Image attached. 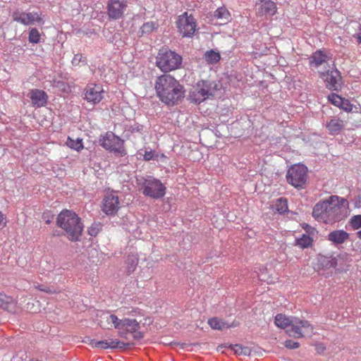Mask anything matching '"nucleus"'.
I'll list each match as a JSON object with an SVG mask.
<instances>
[{
  "instance_id": "obj_8",
  "label": "nucleus",
  "mask_w": 361,
  "mask_h": 361,
  "mask_svg": "<svg viewBox=\"0 0 361 361\" xmlns=\"http://www.w3.org/2000/svg\"><path fill=\"white\" fill-rule=\"evenodd\" d=\"M307 168L303 164H294L286 174L287 182L296 188H302L307 181Z\"/></svg>"
},
{
  "instance_id": "obj_41",
  "label": "nucleus",
  "mask_w": 361,
  "mask_h": 361,
  "mask_svg": "<svg viewBox=\"0 0 361 361\" xmlns=\"http://www.w3.org/2000/svg\"><path fill=\"white\" fill-rule=\"evenodd\" d=\"M81 62L85 64L87 63L86 58L80 54H75L72 60V64L73 66H78Z\"/></svg>"
},
{
  "instance_id": "obj_1",
  "label": "nucleus",
  "mask_w": 361,
  "mask_h": 361,
  "mask_svg": "<svg viewBox=\"0 0 361 361\" xmlns=\"http://www.w3.org/2000/svg\"><path fill=\"white\" fill-rule=\"evenodd\" d=\"M348 202L344 198L332 195L328 200L317 203L312 211V216L318 221L334 224L344 217V212Z\"/></svg>"
},
{
  "instance_id": "obj_27",
  "label": "nucleus",
  "mask_w": 361,
  "mask_h": 361,
  "mask_svg": "<svg viewBox=\"0 0 361 361\" xmlns=\"http://www.w3.org/2000/svg\"><path fill=\"white\" fill-rule=\"evenodd\" d=\"M313 243L312 238L306 234H303L301 238L296 239V245L300 248L305 249L311 247Z\"/></svg>"
},
{
  "instance_id": "obj_17",
  "label": "nucleus",
  "mask_w": 361,
  "mask_h": 361,
  "mask_svg": "<svg viewBox=\"0 0 361 361\" xmlns=\"http://www.w3.org/2000/svg\"><path fill=\"white\" fill-rule=\"evenodd\" d=\"M12 17L14 21L19 22L25 25L32 24L35 21L39 22L41 20V18L37 13H25L15 12L13 13Z\"/></svg>"
},
{
  "instance_id": "obj_28",
  "label": "nucleus",
  "mask_w": 361,
  "mask_h": 361,
  "mask_svg": "<svg viewBox=\"0 0 361 361\" xmlns=\"http://www.w3.org/2000/svg\"><path fill=\"white\" fill-rule=\"evenodd\" d=\"M214 17L222 20L224 23H226L229 20L230 14L226 8L220 7L214 11Z\"/></svg>"
},
{
  "instance_id": "obj_10",
  "label": "nucleus",
  "mask_w": 361,
  "mask_h": 361,
  "mask_svg": "<svg viewBox=\"0 0 361 361\" xmlns=\"http://www.w3.org/2000/svg\"><path fill=\"white\" fill-rule=\"evenodd\" d=\"M140 323L134 319H123L122 329L119 331V336L121 338H128L129 333L133 334L135 340H140L143 338V334L139 331Z\"/></svg>"
},
{
  "instance_id": "obj_25",
  "label": "nucleus",
  "mask_w": 361,
  "mask_h": 361,
  "mask_svg": "<svg viewBox=\"0 0 361 361\" xmlns=\"http://www.w3.org/2000/svg\"><path fill=\"white\" fill-rule=\"evenodd\" d=\"M220 59V54L213 49L207 51L204 54V59L206 62L210 64L219 62Z\"/></svg>"
},
{
  "instance_id": "obj_11",
  "label": "nucleus",
  "mask_w": 361,
  "mask_h": 361,
  "mask_svg": "<svg viewBox=\"0 0 361 361\" xmlns=\"http://www.w3.org/2000/svg\"><path fill=\"white\" fill-rule=\"evenodd\" d=\"M128 7L125 0H108L106 13L109 19L118 20L123 18Z\"/></svg>"
},
{
  "instance_id": "obj_29",
  "label": "nucleus",
  "mask_w": 361,
  "mask_h": 361,
  "mask_svg": "<svg viewBox=\"0 0 361 361\" xmlns=\"http://www.w3.org/2000/svg\"><path fill=\"white\" fill-rule=\"evenodd\" d=\"M319 262L326 268L335 267L337 265L336 259L332 257L322 256Z\"/></svg>"
},
{
  "instance_id": "obj_47",
  "label": "nucleus",
  "mask_w": 361,
  "mask_h": 361,
  "mask_svg": "<svg viewBox=\"0 0 361 361\" xmlns=\"http://www.w3.org/2000/svg\"><path fill=\"white\" fill-rule=\"evenodd\" d=\"M359 32L356 34V38L359 44H361V25H359Z\"/></svg>"
},
{
  "instance_id": "obj_20",
  "label": "nucleus",
  "mask_w": 361,
  "mask_h": 361,
  "mask_svg": "<svg viewBox=\"0 0 361 361\" xmlns=\"http://www.w3.org/2000/svg\"><path fill=\"white\" fill-rule=\"evenodd\" d=\"M326 127L331 135H337L344 128V123L342 120L333 118L326 123Z\"/></svg>"
},
{
  "instance_id": "obj_7",
  "label": "nucleus",
  "mask_w": 361,
  "mask_h": 361,
  "mask_svg": "<svg viewBox=\"0 0 361 361\" xmlns=\"http://www.w3.org/2000/svg\"><path fill=\"white\" fill-rule=\"evenodd\" d=\"M99 144L105 149L113 152L120 157H123L127 154L124 147V140L112 132H107L104 136L101 137Z\"/></svg>"
},
{
  "instance_id": "obj_9",
  "label": "nucleus",
  "mask_w": 361,
  "mask_h": 361,
  "mask_svg": "<svg viewBox=\"0 0 361 361\" xmlns=\"http://www.w3.org/2000/svg\"><path fill=\"white\" fill-rule=\"evenodd\" d=\"M293 327L286 330L289 336L296 338H302L305 334H310L313 331V327L307 320H301L299 318L294 317Z\"/></svg>"
},
{
  "instance_id": "obj_51",
  "label": "nucleus",
  "mask_w": 361,
  "mask_h": 361,
  "mask_svg": "<svg viewBox=\"0 0 361 361\" xmlns=\"http://www.w3.org/2000/svg\"><path fill=\"white\" fill-rule=\"evenodd\" d=\"M224 345H219V348H223Z\"/></svg>"
},
{
  "instance_id": "obj_32",
  "label": "nucleus",
  "mask_w": 361,
  "mask_h": 361,
  "mask_svg": "<svg viewBox=\"0 0 361 361\" xmlns=\"http://www.w3.org/2000/svg\"><path fill=\"white\" fill-rule=\"evenodd\" d=\"M138 263V259L135 255H129L126 260L128 273L133 272Z\"/></svg>"
},
{
  "instance_id": "obj_14",
  "label": "nucleus",
  "mask_w": 361,
  "mask_h": 361,
  "mask_svg": "<svg viewBox=\"0 0 361 361\" xmlns=\"http://www.w3.org/2000/svg\"><path fill=\"white\" fill-rule=\"evenodd\" d=\"M104 90L101 85H88L85 89V99L93 104L99 103L103 99Z\"/></svg>"
},
{
  "instance_id": "obj_37",
  "label": "nucleus",
  "mask_w": 361,
  "mask_h": 361,
  "mask_svg": "<svg viewBox=\"0 0 361 361\" xmlns=\"http://www.w3.org/2000/svg\"><path fill=\"white\" fill-rule=\"evenodd\" d=\"M28 39L30 43L33 44H37L39 42L40 35L36 28L31 29L29 32Z\"/></svg>"
},
{
  "instance_id": "obj_49",
  "label": "nucleus",
  "mask_w": 361,
  "mask_h": 361,
  "mask_svg": "<svg viewBox=\"0 0 361 361\" xmlns=\"http://www.w3.org/2000/svg\"><path fill=\"white\" fill-rule=\"evenodd\" d=\"M357 237L361 239V230L357 233Z\"/></svg>"
},
{
  "instance_id": "obj_33",
  "label": "nucleus",
  "mask_w": 361,
  "mask_h": 361,
  "mask_svg": "<svg viewBox=\"0 0 361 361\" xmlns=\"http://www.w3.org/2000/svg\"><path fill=\"white\" fill-rule=\"evenodd\" d=\"M276 209L280 214H284L288 211V202L286 198L281 197L277 200Z\"/></svg>"
},
{
  "instance_id": "obj_15",
  "label": "nucleus",
  "mask_w": 361,
  "mask_h": 361,
  "mask_svg": "<svg viewBox=\"0 0 361 361\" xmlns=\"http://www.w3.org/2000/svg\"><path fill=\"white\" fill-rule=\"evenodd\" d=\"M119 198L114 194H108L103 200L102 211L106 215H114L119 209Z\"/></svg>"
},
{
  "instance_id": "obj_42",
  "label": "nucleus",
  "mask_w": 361,
  "mask_h": 361,
  "mask_svg": "<svg viewBox=\"0 0 361 361\" xmlns=\"http://www.w3.org/2000/svg\"><path fill=\"white\" fill-rule=\"evenodd\" d=\"M285 346L290 349H295L298 348L300 345L298 342L293 341L292 340H287L284 343Z\"/></svg>"
},
{
  "instance_id": "obj_18",
  "label": "nucleus",
  "mask_w": 361,
  "mask_h": 361,
  "mask_svg": "<svg viewBox=\"0 0 361 361\" xmlns=\"http://www.w3.org/2000/svg\"><path fill=\"white\" fill-rule=\"evenodd\" d=\"M350 238V234L344 230H334L327 235V240L334 245L344 243Z\"/></svg>"
},
{
  "instance_id": "obj_39",
  "label": "nucleus",
  "mask_w": 361,
  "mask_h": 361,
  "mask_svg": "<svg viewBox=\"0 0 361 361\" xmlns=\"http://www.w3.org/2000/svg\"><path fill=\"white\" fill-rule=\"evenodd\" d=\"M350 224L354 230L361 228V215L353 216L350 221Z\"/></svg>"
},
{
  "instance_id": "obj_19",
  "label": "nucleus",
  "mask_w": 361,
  "mask_h": 361,
  "mask_svg": "<svg viewBox=\"0 0 361 361\" xmlns=\"http://www.w3.org/2000/svg\"><path fill=\"white\" fill-rule=\"evenodd\" d=\"M29 94L33 105L38 107L46 105L47 102V95L44 91L34 89L30 91Z\"/></svg>"
},
{
  "instance_id": "obj_52",
  "label": "nucleus",
  "mask_w": 361,
  "mask_h": 361,
  "mask_svg": "<svg viewBox=\"0 0 361 361\" xmlns=\"http://www.w3.org/2000/svg\"><path fill=\"white\" fill-rule=\"evenodd\" d=\"M42 290L45 291V292H48L47 290H44V289H42Z\"/></svg>"
},
{
  "instance_id": "obj_26",
  "label": "nucleus",
  "mask_w": 361,
  "mask_h": 361,
  "mask_svg": "<svg viewBox=\"0 0 361 361\" xmlns=\"http://www.w3.org/2000/svg\"><path fill=\"white\" fill-rule=\"evenodd\" d=\"M234 353L238 355L249 356L251 353V349L247 346H243L240 344L229 345L228 346Z\"/></svg>"
},
{
  "instance_id": "obj_46",
  "label": "nucleus",
  "mask_w": 361,
  "mask_h": 361,
  "mask_svg": "<svg viewBox=\"0 0 361 361\" xmlns=\"http://www.w3.org/2000/svg\"><path fill=\"white\" fill-rule=\"evenodd\" d=\"M154 157V154L152 151L149 152H145L144 154V159L146 161H149L152 159Z\"/></svg>"
},
{
  "instance_id": "obj_3",
  "label": "nucleus",
  "mask_w": 361,
  "mask_h": 361,
  "mask_svg": "<svg viewBox=\"0 0 361 361\" xmlns=\"http://www.w3.org/2000/svg\"><path fill=\"white\" fill-rule=\"evenodd\" d=\"M56 225L64 230L71 241L79 240L83 231L80 218L75 212L63 209L56 218Z\"/></svg>"
},
{
  "instance_id": "obj_48",
  "label": "nucleus",
  "mask_w": 361,
  "mask_h": 361,
  "mask_svg": "<svg viewBox=\"0 0 361 361\" xmlns=\"http://www.w3.org/2000/svg\"><path fill=\"white\" fill-rule=\"evenodd\" d=\"M4 220V214L0 212V226L3 224V221Z\"/></svg>"
},
{
  "instance_id": "obj_22",
  "label": "nucleus",
  "mask_w": 361,
  "mask_h": 361,
  "mask_svg": "<svg viewBox=\"0 0 361 361\" xmlns=\"http://www.w3.org/2000/svg\"><path fill=\"white\" fill-rule=\"evenodd\" d=\"M328 56L322 51L317 50L310 58V63L314 67L318 68L323 63L326 62Z\"/></svg>"
},
{
  "instance_id": "obj_30",
  "label": "nucleus",
  "mask_w": 361,
  "mask_h": 361,
  "mask_svg": "<svg viewBox=\"0 0 361 361\" xmlns=\"http://www.w3.org/2000/svg\"><path fill=\"white\" fill-rule=\"evenodd\" d=\"M157 28V24L154 22H147L144 23L140 27V32L142 35H149L152 32H153L155 29Z\"/></svg>"
},
{
  "instance_id": "obj_6",
  "label": "nucleus",
  "mask_w": 361,
  "mask_h": 361,
  "mask_svg": "<svg viewBox=\"0 0 361 361\" xmlns=\"http://www.w3.org/2000/svg\"><path fill=\"white\" fill-rule=\"evenodd\" d=\"M182 61V56L176 52L162 49L156 58V65L164 73H168L180 68Z\"/></svg>"
},
{
  "instance_id": "obj_44",
  "label": "nucleus",
  "mask_w": 361,
  "mask_h": 361,
  "mask_svg": "<svg viewBox=\"0 0 361 361\" xmlns=\"http://www.w3.org/2000/svg\"><path fill=\"white\" fill-rule=\"evenodd\" d=\"M339 108L345 110V111H350L352 110V105L348 100L343 99V104L342 106H340Z\"/></svg>"
},
{
  "instance_id": "obj_23",
  "label": "nucleus",
  "mask_w": 361,
  "mask_h": 361,
  "mask_svg": "<svg viewBox=\"0 0 361 361\" xmlns=\"http://www.w3.org/2000/svg\"><path fill=\"white\" fill-rule=\"evenodd\" d=\"M294 317H288L284 314H278L275 317V324L281 329H286L288 326H290V328L293 327V324L295 323L293 322Z\"/></svg>"
},
{
  "instance_id": "obj_35",
  "label": "nucleus",
  "mask_w": 361,
  "mask_h": 361,
  "mask_svg": "<svg viewBox=\"0 0 361 361\" xmlns=\"http://www.w3.org/2000/svg\"><path fill=\"white\" fill-rule=\"evenodd\" d=\"M104 317L106 319L107 321L110 319L112 324H114L115 329H117L118 331L122 329L123 319H119L114 314H104Z\"/></svg>"
},
{
  "instance_id": "obj_21",
  "label": "nucleus",
  "mask_w": 361,
  "mask_h": 361,
  "mask_svg": "<svg viewBox=\"0 0 361 361\" xmlns=\"http://www.w3.org/2000/svg\"><path fill=\"white\" fill-rule=\"evenodd\" d=\"M16 304L14 300L4 293H0V308L8 312L14 311Z\"/></svg>"
},
{
  "instance_id": "obj_5",
  "label": "nucleus",
  "mask_w": 361,
  "mask_h": 361,
  "mask_svg": "<svg viewBox=\"0 0 361 361\" xmlns=\"http://www.w3.org/2000/svg\"><path fill=\"white\" fill-rule=\"evenodd\" d=\"M219 85L214 81L200 80L190 91L188 99L195 104H199L207 99H213Z\"/></svg>"
},
{
  "instance_id": "obj_4",
  "label": "nucleus",
  "mask_w": 361,
  "mask_h": 361,
  "mask_svg": "<svg viewBox=\"0 0 361 361\" xmlns=\"http://www.w3.org/2000/svg\"><path fill=\"white\" fill-rule=\"evenodd\" d=\"M136 184L146 197L158 200L162 198L166 194V186L160 180L152 176L136 177Z\"/></svg>"
},
{
  "instance_id": "obj_2",
  "label": "nucleus",
  "mask_w": 361,
  "mask_h": 361,
  "mask_svg": "<svg viewBox=\"0 0 361 361\" xmlns=\"http://www.w3.org/2000/svg\"><path fill=\"white\" fill-rule=\"evenodd\" d=\"M154 88L159 99L168 106L178 104L185 96L184 87L168 74L161 75L157 78Z\"/></svg>"
},
{
  "instance_id": "obj_43",
  "label": "nucleus",
  "mask_w": 361,
  "mask_h": 361,
  "mask_svg": "<svg viewBox=\"0 0 361 361\" xmlns=\"http://www.w3.org/2000/svg\"><path fill=\"white\" fill-rule=\"evenodd\" d=\"M42 218L44 219L45 223L47 224H49L52 221L54 215L51 214L49 212H44L43 215H42Z\"/></svg>"
},
{
  "instance_id": "obj_40",
  "label": "nucleus",
  "mask_w": 361,
  "mask_h": 361,
  "mask_svg": "<svg viewBox=\"0 0 361 361\" xmlns=\"http://www.w3.org/2000/svg\"><path fill=\"white\" fill-rule=\"evenodd\" d=\"M102 226L100 223H93L90 227L88 228V233L91 236H96L99 231L101 230Z\"/></svg>"
},
{
  "instance_id": "obj_45",
  "label": "nucleus",
  "mask_w": 361,
  "mask_h": 361,
  "mask_svg": "<svg viewBox=\"0 0 361 361\" xmlns=\"http://www.w3.org/2000/svg\"><path fill=\"white\" fill-rule=\"evenodd\" d=\"M315 346V350L319 353V354H322L324 353V352L326 350V346L322 343H317L314 345Z\"/></svg>"
},
{
  "instance_id": "obj_38",
  "label": "nucleus",
  "mask_w": 361,
  "mask_h": 361,
  "mask_svg": "<svg viewBox=\"0 0 361 361\" xmlns=\"http://www.w3.org/2000/svg\"><path fill=\"white\" fill-rule=\"evenodd\" d=\"M90 345H92V346H93V347L99 348H102V349H108V348H109V340L97 341H96L94 339H92L90 341Z\"/></svg>"
},
{
  "instance_id": "obj_13",
  "label": "nucleus",
  "mask_w": 361,
  "mask_h": 361,
  "mask_svg": "<svg viewBox=\"0 0 361 361\" xmlns=\"http://www.w3.org/2000/svg\"><path fill=\"white\" fill-rule=\"evenodd\" d=\"M177 27L183 37H192L196 30V23L192 16H188L185 13L179 17L177 21Z\"/></svg>"
},
{
  "instance_id": "obj_36",
  "label": "nucleus",
  "mask_w": 361,
  "mask_h": 361,
  "mask_svg": "<svg viewBox=\"0 0 361 361\" xmlns=\"http://www.w3.org/2000/svg\"><path fill=\"white\" fill-rule=\"evenodd\" d=\"M328 100L333 104L334 105L340 107L343 104V98L340 97L339 95L331 93L328 96Z\"/></svg>"
},
{
  "instance_id": "obj_16",
  "label": "nucleus",
  "mask_w": 361,
  "mask_h": 361,
  "mask_svg": "<svg viewBox=\"0 0 361 361\" xmlns=\"http://www.w3.org/2000/svg\"><path fill=\"white\" fill-rule=\"evenodd\" d=\"M255 6L258 16H274L277 11L276 4L271 0H257Z\"/></svg>"
},
{
  "instance_id": "obj_34",
  "label": "nucleus",
  "mask_w": 361,
  "mask_h": 361,
  "mask_svg": "<svg viewBox=\"0 0 361 361\" xmlns=\"http://www.w3.org/2000/svg\"><path fill=\"white\" fill-rule=\"evenodd\" d=\"M109 348L111 349H124L126 347L130 345L129 343L121 342L117 339H108Z\"/></svg>"
},
{
  "instance_id": "obj_31",
  "label": "nucleus",
  "mask_w": 361,
  "mask_h": 361,
  "mask_svg": "<svg viewBox=\"0 0 361 361\" xmlns=\"http://www.w3.org/2000/svg\"><path fill=\"white\" fill-rule=\"evenodd\" d=\"M66 145L68 147L73 149L78 152L83 148L82 142L80 139L73 140L70 137H68L66 141Z\"/></svg>"
},
{
  "instance_id": "obj_12",
  "label": "nucleus",
  "mask_w": 361,
  "mask_h": 361,
  "mask_svg": "<svg viewBox=\"0 0 361 361\" xmlns=\"http://www.w3.org/2000/svg\"><path fill=\"white\" fill-rule=\"evenodd\" d=\"M321 74L328 89L338 91L341 88L342 78L334 64L325 73H321Z\"/></svg>"
},
{
  "instance_id": "obj_24",
  "label": "nucleus",
  "mask_w": 361,
  "mask_h": 361,
  "mask_svg": "<svg viewBox=\"0 0 361 361\" xmlns=\"http://www.w3.org/2000/svg\"><path fill=\"white\" fill-rule=\"evenodd\" d=\"M208 324L209 326L216 330H223L224 329H228L231 326H235L234 324L231 325L228 324L227 322L224 320L219 319L217 317H213L208 320Z\"/></svg>"
},
{
  "instance_id": "obj_50",
  "label": "nucleus",
  "mask_w": 361,
  "mask_h": 361,
  "mask_svg": "<svg viewBox=\"0 0 361 361\" xmlns=\"http://www.w3.org/2000/svg\"><path fill=\"white\" fill-rule=\"evenodd\" d=\"M133 130H136L137 131H139L140 130V127L137 126V128H134Z\"/></svg>"
}]
</instances>
